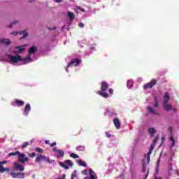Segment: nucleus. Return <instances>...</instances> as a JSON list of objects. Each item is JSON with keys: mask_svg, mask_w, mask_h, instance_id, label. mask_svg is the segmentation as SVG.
I'll return each instance as SVG.
<instances>
[{"mask_svg": "<svg viewBox=\"0 0 179 179\" xmlns=\"http://www.w3.org/2000/svg\"><path fill=\"white\" fill-rule=\"evenodd\" d=\"M74 178L71 176V179H73Z\"/></svg>", "mask_w": 179, "mask_h": 179, "instance_id": "obj_63", "label": "nucleus"}, {"mask_svg": "<svg viewBox=\"0 0 179 179\" xmlns=\"http://www.w3.org/2000/svg\"><path fill=\"white\" fill-rule=\"evenodd\" d=\"M108 90V83L107 82L103 81L101 83V90L97 91V94H99V96H101L102 97H104V99H108L110 97V94L108 93H106L104 92H107Z\"/></svg>", "mask_w": 179, "mask_h": 179, "instance_id": "obj_2", "label": "nucleus"}, {"mask_svg": "<svg viewBox=\"0 0 179 179\" xmlns=\"http://www.w3.org/2000/svg\"><path fill=\"white\" fill-rule=\"evenodd\" d=\"M28 156L29 157H31L33 159L34 157H36V152L29 153Z\"/></svg>", "mask_w": 179, "mask_h": 179, "instance_id": "obj_34", "label": "nucleus"}, {"mask_svg": "<svg viewBox=\"0 0 179 179\" xmlns=\"http://www.w3.org/2000/svg\"><path fill=\"white\" fill-rule=\"evenodd\" d=\"M79 27H81V28H83L85 27V24L80 22L79 24H78Z\"/></svg>", "mask_w": 179, "mask_h": 179, "instance_id": "obj_44", "label": "nucleus"}, {"mask_svg": "<svg viewBox=\"0 0 179 179\" xmlns=\"http://www.w3.org/2000/svg\"><path fill=\"white\" fill-rule=\"evenodd\" d=\"M30 110H31V106H30V104L27 103L24 110V115H29V113H30Z\"/></svg>", "mask_w": 179, "mask_h": 179, "instance_id": "obj_11", "label": "nucleus"}, {"mask_svg": "<svg viewBox=\"0 0 179 179\" xmlns=\"http://www.w3.org/2000/svg\"><path fill=\"white\" fill-rule=\"evenodd\" d=\"M18 162H20V163H26V162H29V157H26V155L20 152L18 155Z\"/></svg>", "mask_w": 179, "mask_h": 179, "instance_id": "obj_6", "label": "nucleus"}, {"mask_svg": "<svg viewBox=\"0 0 179 179\" xmlns=\"http://www.w3.org/2000/svg\"><path fill=\"white\" fill-rule=\"evenodd\" d=\"M29 145H30V143L29 141H26L22 145L21 148L22 149H25V148H27Z\"/></svg>", "mask_w": 179, "mask_h": 179, "instance_id": "obj_26", "label": "nucleus"}, {"mask_svg": "<svg viewBox=\"0 0 179 179\" xmlns=\"http://www.w3.org/2000/svg\"><path fill=\"white\" fill-rule=\"evenodd\" d=\"M87 171L86 169L83 171V174H87Z\"/></svg>", "mask_w": 179, "mask_h": 179, "instance_id": "obj_52", "label": "nucleus"}, {"mask_svg": "<svg viewBox=\"0 0 179 179\" xmlns=\"http://www.w3.org/2000/svg\"><path fill=\"white\" fill-rule=\"evenodd\" d=\"M157 80L152 79L150 83H146L143 86L144 90H148V89H152L155 85H157Z\"/></svg>", "mask_w": 179, "mask_h": 179, "instance_id": "obj_4", "label": "nucleus"}, {"mask_svg": "<svg viewBox=\"0 0 179 179\" xmlns=\"http://www.w3.org/2000/svg\"><path fill=\"white\" fill-rule=\"evenodd\" d=\"M90 50H96V47H94V45H92L91 48H90Z\"/></svg>", "mask_w": 179, "mask_h": 179, "instance_id": "obj_51", "label": "nucleus"}, {"mask_svg": "<svg viewBox=\"0 0 179 179\" xmlns=\"http://www.w3.org/2000/svg\"><path fill=\"white\" fill-rule=\"evenodd\" d=\"M113 124L117 129H120L121 128V122H120V119H118V117H115L113 120Z\"/></svg>", "mask_w": 179, "mask_h": 179, "instance_id": "obj_10", "label": "nucleus"}, {"mask_svg": "<svg viewBox=\"0 0 179 179\" xmlns=\"http://www.w3.org/2000/svg\"><path fill=\"white\" fill-rule=\"evenodd\" d=\"M57 28L55 27H52V28H50L49 30H55Z\"/></svg>", "mask_w": 179, "mask_h": 179, "instance_id": "obj_53", "label": "nucleus"}, {"mask_svg": "<svg viewBox=\"0 0 179 179\" xmlns=\"http://www.w3.org/2000/svg\"><path fill=\"white\" fill-rule=\"evenodd\" d=\"M8 58L10 59L11 62L13 64H16V62H19V61H22L24 64H26L27 61H31V58H30V55H28L26 58L22 59V56L17 55H8Z\"/></svg>", "mask_w": 179, "mask_h": 179, "instance_id": "obj_1", "label": "nucleus"}, {"mask_svg": "<svg viewBox=\"0 0 179 179\" xmlns=\"http://www.w3.org/2000/svg\"><path fill=\"white\" fill-rule=\"evenodd\" d=\"M20 34H23L22 38H24V37H27V32L26 31H21Z\"/></svg>", "mask_w": 179, "mask_h": 179, "instance_id": "obj_31", "label": "nucleus"}, {"mask_svg": "<svg viewBox=\"0 0 179 179\" xmlns=\"http://www.w3.org/2000/svg\"><path fill=\"white\" fill-rule=\"evenodd\" d=\"M45 143L46 145H50V141H49V140H45Z\"/></svg>", "mask_w": 179, "mask_h": 179, "instance_id": "obj_50", "label": "nucleus"}, {"mask_svg": "<svg viewBox=\"0 0 179 179\" xmlns=\"http://www.w3.org/2000/svg\"><path fill=\"white\" fill-rule=\"evenodd\" d=\"M43 160L44 162H46L47 163H51V159L50 158L47 157L45 155H38L35 159V163H41V161Z\"/></svg>", "mask_w": 179, "mask_h": 179, "instance_id": "obj_3", "label": "nucleus"}, {"mask_svg": "<svg viewBox=\"0 0 179 179\" xmlns=\"http://www.w3.org/2000/svg\"><path fill=\"white\" fill-rule=\"evenodd\" d=\"M58 155L57 157L58 159H59V157H64V155H65V152H64V150H59V151H57Z\"/></svg>", "mask_w": 179, "mask_h": 179, "instance_id": "obj_19", "label": "nucleus"}, {"mask_svg": "<svg viewBox=\"0 0 179 179\" xmlns=\"http://www.w3.org/2000/svg\"><path fill=\"white\" fill-rule=\"evenodd\" d=\"M68 16H69L70 20H71V21L73 20V19H75V14H73V13L69 12Z\"/></svg>", "mask_w": 179, "mask_h": 179, "instance_id": "obj_25", "label": "nucleus"}, {"mask_svg": "<svg viewBox=\"0 0 179 179\" xmlns=\"http://www.w3.org/2000/svg\"><path fill=\"white\" fill-rule=\"evenodd\" d=\"M142 167L143 168H146V164L145 163V162H143Z\"/></svg>", "mask_w": 179, "mask_h": 179, "instance_id": "obj_49", "label": "nucleus"}, {"mask_svg": "<svg viewBox=\"0 0 179 179\" xmlns=\"http://www.w3.org/2000/svg\"><path fill=\"white\" fill-rule=\"evenodd\" d=\"M59 166L63 167L65 170H69V166L64 164V162H59Z\"/></svg>", "mask_w": 179, "mask_h": 179, "instance_id": "obj_20", "label": "nucleus"}, {"mask_svg": "<svg viewBox=\"0 0 179 179\" xmlns=\"http://www.w3.org/2000/svg\"><path fill=\"white\" fill-rule=\"evenodd\" d=\"M155 146H156V144L152 143L148 151L149 155H152V152H153V149H155Z\"/></svg>", "mask_w": 179, "mask_h": 179, "instance_id": "obj_22", "label": "nucleus"}, {"mask_svg": "<svg viewBox=\"0 0 179 179\" xmlns=\"http://www.w3.org/2000/svg\"><path fill=\"white\" fill-rule=\"evenodd\" d=\"M57 145L56 142H53L52 143L50 144L51 148H54Z\"/></svg>", "mask_w": 179, "mask_h": 179, "instance_id": "obj_46", "label": "nucleus"}, {"mask_svg": "<svg viewBox=\"0 0 179 179\" xmlns=\"http://www.w3.org/2000/svg\"><path fill=\"white\" fill-rule=\"evenodd\" d=\"M14 169L16 171H24V166L18 163L14 164Z\"/></svg>", "mask_w": 179, "mask_h": 179, "instance_id": "obj_9", "label": "nucleus"}, {"mask_svg": "<svg viewBox=\"0 0 179 179\" xmlns=\"http://www.w3.org/2000/svg\"><path fill=\"white\" fill-rule=\"evenodd\" d=\"M58 151H59V150H57V147L53 148V152H56V153H58Z\"/></svg>", "mask_w": 179, "mask_h": 179, "instance_id": "obj_45", "label": "nucleus"}, {"mask_svg": "<svg viewBox=\"0 0 179 179\" xmlns=\"http://www.w3.org/2000/svg\"><path fill=\"white\" fill-rule=\"evenodd\" d=\"M80 64V59H73L69 64L67 65V68H71V66H77Z\"/></svg>", "mask_w": 179, "mask_h": 179, "instance_id": "obj_8", "label": "nucleus"}, {"mask_svg": "<svg viewBox=\"0 0 179 179\" xmlns=\"http://www.w3.org/2000/svg\"><path fill=\"white\" fill-rule=\"evenodd\" d=\"M162 142H164V137L162 138Z\"/></svg>", "mask_w": 179, "mask_h": 179, "instance_id": "obj_59", "label": "nucleus"}, {"mask_svg": "<svg viewBox=\"0 0 179 179\" xmlns=\"http://www.w3.org/2000/svg\"><path fill=\"white\" fill-rule=\"evenodd\" d=\"M64 163H66V164H68L69 166H70V167H72V166H73V163L72 162V161L67 159L64 161Z\"/></svg>", "mask_w": 179, "mask_h": 179, "instance_id": "obj_27", "label": "nucleus"}, {"mask_svg": "<svg viewBox=\"0 0 179 179\" xmlns=\"http://www.w3.org/2000/svg\"><path fill=\"white\" fill-rule=\"evenodd\" d=\"M163 107H164V109L165 110V111H170V110H173V106L169 104L168 103H163Z\"/></svg>", "mask_w": 179, "mask_h": 179, "instance_id": "obj_13", "label": "nucleus"}, {"mask_svg": "<svg viewBox=\"0 0 179 179\" xmlns=\"http://www.w3.org/2000/svg\"><path fill=\"white\" fill-rule=\"evenodd\" d=\"M169 100H170V96L169 93L166 92L164 96V103H169Z\"/></svg>", "mask_w": 179, "mask_h": 179, "instance_id": "obj_16", "label": "nucleus"}, {"mask_svg": "<svg viewBox=\"0 0 179 179\" xmlns=\"http://www.w3.org/2000/svg\"><path fill=\"white\" fill-rule=\"evenodd\" d=\"M78 164H80V166L82 167H87V164L82 160L78 161Z\"/></svg>", "mask_w": 179, "mask_h": 179, "instance_id": "obj_21", "label": "nucleus"}, {"mask_svg": "<svg viewBox=\"0 0 179 179\" xmlns=\"http://www.w3.org/2000/svg\"><path fill=\"white\" fill-rule=\"evenodd\" d=\"M30 143H31V141L30 142Z\"/></svg>", "mask_w": 179, "mask_h": 179, "instance_id": "obj_64", "label": "nucleus"}, {"mask_svg": "<svg viewBox=\"0 0 179 179\" xmlns=\"http://www.w3.org/2000/svg\"><path fill=\"white\" fill-rule=\"evenodd\" d=\"M169 140L171 141V142H172V146H174V145L176 143V141L174 140V138L173 136H171Z\"/></svg>", "mask_w": 179, "mask_h": 179, "instance_id": "obj_37", "label": "nucleus"}, {"mask_svg": "<svg viewBox=\"0 0 179 179\" xmlns=\"http://www.w3.org/2000/svg\"><path fill=\"white\" fill-rule=\"evenodd\" d=\"M65 177H66V175H63V177H62V178H60L65 179Z\"/></svg>", "mask_w": 179, "mask_h": 179, "instance_id": "obj_58", "label": "nucleus"}, {"mask_svg": "<svg viewBox=\"0 0 179 179\" xmlns=\"http://www.w3.org/2000/svg\"><path fill=\"white\" fill-rule=\"evenodd\" d=\"M134 86V82L131 80H127V87L128 89H131Z\"/></svg>", "mask_w": 179, "mask_h": 179, "instance_id": "obj_24", "label": "nucleus"}, {"mask_svg": "<svg viewBox=\"0 0 179 179\" xmlns=\"http://www.w3.org/2000/svg\"><path fill=\"white\" fill-rule=\"evenodd\" d=\"M159 174V167L156 166L155 168V177H157V175Z\"/></svg>", "mask_w": 179, "mask_h": 179, "instance_id": "obj_35", "label": "nucleus"}, {"mask_svg": "<svg viewBox=\"0 0 179 179\" xmlns=\"http://www.w3.org/2000/svg\"><path fill=\"white\" fill-rule=\"evenodd\" d=\"M35 150L36 152H38V153H43V152H44V150L41 148H36Z\"/></svg>", "mask_w": 179, "mask_h": 179, "instance_id": "obj_32", "label": "nucleus"}, {"mask_svg": "<svg viewBox=\"0 0 179 179\" xmlns=\"http://www.w3.org/2000/svg\"><path fill=\"white\" fill-rule=\"evenodd\" d=\"M15 103L17 106H20V107L24 106V101L19 99H15Z\"/></svg>", "mask_w": 179, "mask_h": 179, "instance_id": "obj_15", "label": "nucleus"}, {"mask_svg": "<svg viewBox=\"0 0 179 179\" xmlns=\"http://www.w3.org/2000/svg\"><path fill=\"white\" fill-rule=\"evenodd\" d=\"M36 51H37V47L36 46H32L31 47L29 50H28V52H29V55H34V54H36Z\"/></svg>", "mask_w": 179, "mask_h": 179, "instance_id": "obj_12", "label": "nucleus"}, {"mask_svg": "<svg viewBox=\"0 0 179 179\" xmlns=\"http://www.w3.org/2000/svg\"><path fill=\"white\" fill-rule=\"evenodd\" d=\"M17 155H18V156H19V155H20V152L16 151L15 152H10L8 154V156H10V157H12V156H17Z\"/></svg>", "mask_w": 179, "mask_h": 179, "instance_id": "obj_29", "label": "nucleus"}, {"mask_svg": "<svg viewBox=\"0 0 179 179\" xmlns=\"http://www.w3.org/2000/svg\"><path fill=\"white\" fill-rule=\"evenodd\" d=\"M148 132L150 134L151 136H154L155 134H156V130L155 128L150 127L148 129Z\"/></svg>", "mask_w": 179, "mask_h": 179, "instance_id": "obj_18", "label": "nucleus"}, {"mask_svg": "<svg viewBox=\"0 0 179 179\" xmlns=\"http://www.w3.org/2000/svg\"><path fill=\"white\" fill-rule=\"evenodd\" d=\"M159 166H160V157L157 159L156 167H159Z\"/></svg>", "mask_w": 179, "mask_h": 179, "instance_id": "obj_42", "label": "nucleus"}, {"mask_svg": "<svg viewBox=\"0 0 179 179\" xmlns=\"http://www.w3.org/2000/svg\"><path fill=\"white\" fill-rule=\"evenodd\" d=\"M171 129H171V127H169V130H171Z\"/></svg>", "mask_w": 179, "mask_h": 179, "instance_id": "obj_60", "label": "nucleus"}, {"mask_svg": "<svg viewBox=\"0 0 179 179\" xmlns=\"http://www.w3.org/2000/svg\"><path fill=\"white\" fill-rule=\"evenodd\" d=\"M11 177H13V178H20V179H23L24 178V173H15V172H10V173Z\"/></svg>", "mask_w": 179, "mask_h": 179, "instance_id": "obj_5", "label": "nucleus"}, {"mask_svg": "<svg viewBox=\"0 0 179 179\" xmlns=\"http://www.w3.org/2000/svg\"><path fill=\"white\" fill-rule=\"evenodd\" d=\"M157 141H159V137H155V138L154 139L152 143L155 144L157 143Z\"/></svg>", "mask_w": 179, "mask_h": 179, "instance_id": "obj_40", "label": "nucleus"}, {"mask_svg": "<svg viewBox=\"0 0 179 179\" xmlns=\"http://www.w3.org/2000/svg\"><path fill=\"white\" fill-rule=\"evenodd\" d=\"M1 44H6V45H9L10 44V40L6 38L0 39Z\"/></svg>", "mask_w": 179, "mask_h": 179, "instance_id": "obj_14", "label": "nucleus"}, {"mask_svg": "<svg viewBox=\"0 0 179 179\" xmlns=\"http://www.w3.org/2000/svg\"><path fill=\"white\" fill-rule=\"evenodd\" d=\"M90 177H91L92 179H96V173L92 169H90Z\"/></svg>", "mask_w": 179, "mask_h": 179, "instance_id": "obj_17", "label": "nucleus"}, {"mask_svg": "<svg viewBox=\"0 0 179 179\" xmlns=\"http://www.w3.org/2000/svg\"><path fill=\"white\" fill-rule=\"evenodd\" d=\"M71 177L74 178L76 177V171H74L72 174H71Z\"/></svg>", "mask_w": 179, "mask_h": 179, "instance_id": "obj_47", "label": "nucleus"}, {"mask_svg": "<svg viewBox=\"0 0 179 179\" xmlns=\"http://www.w3.org/2000/svg\"><path fill=\"white\" fill-rule=\"evenodd\" d=\"M8 162L3 161L0 162V173H5L6 171L7 173L10 171L9 168H3V164H6Z\"/></svg>", "mask_w": 179, "mask_h": 179, "instance_id": "obj_7", "label": "nucleus"}, {"mask_svg": "<svg viewBox=\"0 0 179 179\" xmlns=\"http://www.w3.org/2000/svg\"><path fill=\"white\" fill-rule=\"evenodd\" d=\"M172 111H177V109H176L175 108H172Z\"/></svg>", "mask_w": 179, "mask_h": 179, "instance_id": "obj_55", "label": "nucleus"}, {"mask_svg": "<svg viewBox=\"0 0 179 179\" xmlns=\"http://www.w3.org/2000/svg\"><path fill=\"white\" fill-rule=\"evenodd\" d=\"M155 179H163L162 178H157V176H155Z\"/></svg>", "mask_w": 179, "mask_h": 179, "instance_id": "obj_57", "label": "nucleus"}, {"mask_svg": "<svg viewBox=\"0 0 179 179\" xmlns=\"http://www.w3.org/2000/svg\"><path fill=\"white\" fill-rule=\"evenodd\" d=\"M15 49L17 50L16 51V52H22V51H24V48H23V46H18V47H15Z\"/></svg>", "mask_w": 179, "mask_h": 179, "instance_id": "obj_23", "label": "nucleus"}, {"mask_svg": "<svg viewBox=\"0 0 179 179\" xmlns=\"http://www.w3.org/2000/svg\"><path fill=\"white\" fill-rule=\"evenodd\" d=\"M76 149L77 150H83L85 149V147L79 145L76 148Z\"/></svg>", "mask_w": 179, "mask_h": 179, "instance_id": "obj_38", "label": "nucleus"}, {"mask_svg": "<svg viewBox=\"0 0 179 179\" xmlns=\"http://www.w3.org/2000/svg\"><path fill=\"white\" fill-rule=\"evenodd\" d=\"M16 23H18L17 21H14L13 23H11V24L10 25V27H12L13 24H16Z\"/></svg>", "mask_w": 179, "mask_h": 179, "instance_id": "obj_48", "label": "nucleus"}, {"mask_svg": "<svg viewBox=\"0 0 179 179\" xmlns=\"http://www.w3.org/2000/svg\"><path fill=\"white\" fill-rule=\"evenodd\" d=\"M29 2L31 3V0H29Z\"/></svg>", "mask_w": 179, "mask_h": 179, "instance_id": "obj_61", "label": "nucleus"}, {"mask_svg": "<svg viewBox=\"0 0 179 179\" xmlns=\"http://www.w3.org/2000/svg\"><path fill=\"white\" fill-rule=\"evenodd\" d=\"M70 157H72L73 159H79V155L75 153H71L70 154Z\"/></svg>", "mask_w": 179, "mask_h": 179, "instance_id": "obj_30", "label": "nucleus"}, {"mask_svg": "<svg viewBox=\"0 0 179 179\" xmlns=\"http://www.w3.org/2000/svg\"><path fill=\"white\" fill-rule=\"evenodd\" d=\"M11 34H15V33H14V32H12Z\"/></svg>", "mask_w": 179, "mask_h": 179, "instance_id": "obj_62", "label": "nucleus"}, {"mask_svg": "<svg viewBox=\"0 0 179 179\" xmlns=\"http://www.w3.org/2000/svg\"><path fill=\"white\" fill-rule=\"evenodd\" d=\"M108 92H109L110 94H113L114 93V90L110 88V89H109Z\"/></svg>", "mask_w": 179, "mask_h": 179, "instance_id": "obj_43", "label": "nucleus"}, {"mask_svg": "<svg viewBox=\"0 0 179 179\" xmlns=\"http://www.w3.org/2000/svg\"><path fill=\"white\" fill-rule=\"evenodd\" d=\"M157 107H159V102L157 101H156L154 104V108H156Z\"/></svg>", "mask_w": 179, "mask_h": 179, "instance_id": "obj_41", "label": "nucleus"}, {"mask_svg": "<svg viewBox=\"0 0 179 179\" xmlns=\"http://www.w3.org/2000/svg\"><path fill=\"white\" fill-rule=\"evenodd\" d=\"M148 110L149 113H151V114H156L157 115H159V113H155V110H153V108L148 107Z\"/></svg>", "mask_w": 179, "mask_h": 179, "instance_id": "obj_28", "label": "nucleus"}, {"mask_svg": "<svg viewBox=\"0 0 179 179\" xmlns=\"http://www.w3.org/2000/svg\"><path fill=\"white\" fill-rule=\"evenodd\" d=\"M148 176H149V173H148L145 176V178L144 179H147L148 178Z\"/></svg>", "mask_w": 179, "mask_h": 179, "instance_id": "obj_56", "label": "nucleus"}, {"mask_svg": "<svg viewBox=\"0 0 179 179\" xmlns=\"http://www.w3.org/2000/svg\"><path fill=\"white\" fill-rule=\"evenodd\" d=\"M142 171L143 173H145V171H146V168H143Z\"/></svg>", "mask_w": 179, "mask_h": 179, "instance_id": "obj_54", "label": "nucleus"}, {"mask_svg": "<svg viewBox=\"0 0 179 179\" xmlns=\"http://www.w3.org/2000/svg\"><path fill=\"white\" fill-rule=\"evenodd\" d=\"M105 135H106V138H111V134H110V133H108V131H106Z\"/></svg>", "mask_w": 179, "mask_h": 179, "instance_id": "obj_39", "label": "nucleus"}, {"mask_svg": "<svg viewBox=\"0 0 179 179\" xmlns=\"http://www.w3.org/2000/svg\"><path fill=\"white\" fill-rule=\"evenodd\" d=\"M169 140L171 141V142H172V146H174V145L176 143V141L174 140V138L173 136H171Z\"/></svg>", "mask_w": 179, "mask_h": 179, "instance_id": "obj_36", "label": "nucleus"}, {"mask_svg": "<svg viewBox=\"0 0 179 179\" xmlns=\"http://www.w3.org/2000/svg\"><path fill=\"white\" fill-rule=\"evenodd\" d=\"M150 155H152V154H149V152H148V154H147V163H148V164H149V163H150Z\"/></svg>", "mask_w": 179, "mask_h": 179, "instance_id": "obj_33", "label": "nucleus"}]
</instances>
